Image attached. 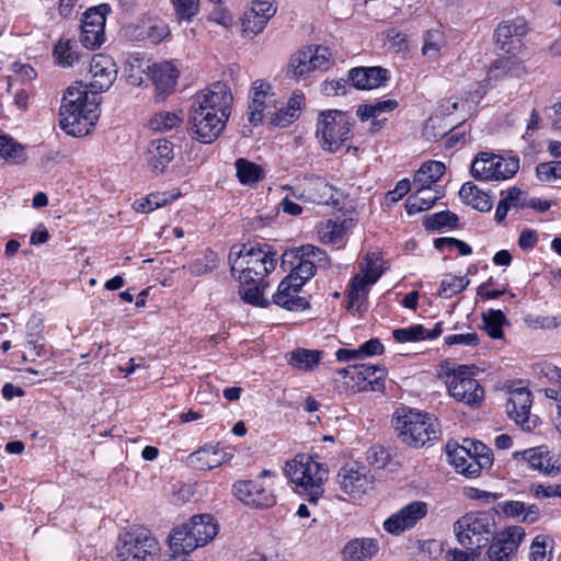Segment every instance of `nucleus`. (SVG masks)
I'll list each match as a JSON object with an SVG mask.
<instances>
[{
    "mask_svg": "<svg viewBox=\"0 0 561 561\" xmlns=\"http://www.w3.org/2000/svg\"><path fill=\"white\" fill-rule=\"evenodd\" d=\"M268 88L270 85L260 83V85H255L251 90L250 103L248 106V119L253 125L262 123L265 116V111L270 108L272 100L266 101V89Z\"/></svg>",
    "mask_w": 561,
    "mask_h": 561,
    "instance_id": "2f4dec72",
    "label": "nucleus"
},
{
    "mask_svg": "<svg viewBox=\"0 0 561 561\" xmlns=\"http://www.w3.org/2000/svg\"><path fill=\"white\" fill-rule=\"evenodd\" d=\"M90 73L92 80L90 82V93L98 94L107 91L116 80L117 66L113 58L108 55L96 54L90 62Z\"/></svg>",
    "mask_w": 561,
    "mask_h": 561,
    "instance_id": "412c9836",
    "label": "nucleus"
},
{
    "mask_svg": "<svg viewBox=\"0 0 561 561\" xmlns=\"http://www.w3.org/2000/svg\"><path fill=\"white\" fill-rule=\"evenodd\" d=\"M159 551V542L150 530L138 528L124 534L116 557L118 561H153Z\"/></svg>",
    "mask_w": 561,
    "mask_h": 561,
    "instance_id": "1a4fd4ad",
    "label": "nucleus"
},
{
    "mask_svg": "<svg viewBox=\"0 0 561 561\" xmlns=\"http://www.w3.org/2000/svg\"><path fill=\"white\" fill-rule=\"evenodd\" d=\"M182 117L173 112H161L156 114L149 122L151 129L157 131H169L180 125Z\"/></svg>",
    "mask_w": 561,
    "mask_h": 561,
    "instance_id": "864d4df0",
    "label": "nucleus"
},
{
    "mask_svg": "<svg viewBox=\"0 0 561 561\" xmlns=\"http://www.w3.org/2000/svg\"><path fill=\"white\" fill-rule=\"evenodd\" d=\"M266 25L264 20H261L260 16L255 15L250 10H247L241 18V31L243 36L252 38L259 33H261Z\"/></svg>",
    "mask_w": 561,
    "mask_h": 561,
    "instance_id": "4d7b16f0",
    "label": "nucleus"
},
{
    "mask_svg": "<svg viewBox=\"0 0 561 561\" xmlns=\"http://www.w3.org/2000/svg\"><path fill=\"white\" fill-rule=\"evenodd\" d=\"M505 316L501 310L491 309L488 313L483 314L484 329L488 335L492 339H501L503 336V323Z\"/></svg>",
    "mask_w": 561,
    "mask_h": 561,
    "instance_id": "603ef678",
    "label": "nucleus"
},
{
    "mask_svg": "<svg viewBox=\"0 0 561 561\" xmlns=\"http://www.w3.org/2000/svg\"><path fill=\"white\" fill-rule=\"evenodd\" d=\"M53 56L57 65L61 67H73L80 61L82 55L78 51L76 41L69 38H60L55 45Z\"/></svg>",
    "mask_w": 561,
    "mask_h": 561,
    "instance_id": "c9c22d12",
    "label": "nucleus"
},
{
    "mask_svg": "<svg viewBox=\"0 0 561 561\" xmlns=\"http://www.w3.org/2000/svg\"><path fill=\"white\" fill-rule=\"evenodd\" d=\"M458 216L450 210H442L424 218L423 225L426 230L440 231L443 228H456Z\"/></svg>",
    "mask_w": 561,
    "mask_h": 561,
    "instance_id": "c03bdc74",
    "label": "nucleus"
},
{
    "mask_svg": "<svg viewBox=\"0 0 561 561\" xmlns=\"http://www.w3.org/2000/svg\"><path fill=\"white\" fill-rule=\"evenodd\" d=\"M434 247L437 250H444L445 248L457 249L460 255H470L472 253V248L468 243L456 238H437L434 240Z\"/></svg>",
    "mask_w": 561,
    "mask_h": 561,
    "instance_id": "e2e57ef3",
    "label": "nucleus"
},
{
    "mask_svg": "<svg viewBox=\"0 0 561 561\" xmlns=\"http://www.w3.org/2000/svg\"><path fill=\"white\" fill-rule=\"evenodd\" d=\"M353 119L346 112L327 110L318 114L316 138L320 148L336 153L351 138Z\"/></svg>",
    "mask_w": 561,
    "mask_h": 561,
    "instance_id": "6e6552de",
    "label": "nucleus"
},
{
    "mask_svg": "<svg viewBox=\"0 0 561 561\" xmlns=\"http://www.w3.org/2000/svg\"><path fill=\"white\" fill-rule=\"evenodd\" d=\"M317 458V455L299 454L285 465V473L295 485V491L310 503H317L322 496L329 476L327 466Z\"/></svg>",
    "mask_w": 561,
    "mask_h": 561,
    "instance_id": "20e7f679",
    "label": "nucleus"
},
{
    "mask_svg": "<svg viewBox=\"0 0 561 561\" xmlns=\"http://www.w3.org/2000/svg\"><path fill=\"white\" fill-rule=\"evenodd\" d=\"M174 198L175 196L168 195L167 193L150 194L145 198L135 201L134 208L140 213H150Z\"/></svg>",
    "mask_w": 561,
    "mask_h": 561,
    "instance_id": "3c124183",
    "label": "nucleus"
},
{
    "mask_svg": "<svg viewBox=\"0 0 561 561\" xmlns=\"http://www.w3.org/2000/svg\"><path fill=\"white\" fill-rule=\"evenodd\" d=\"M526 538L524 527L518 525L506 526L495 530L491 536L483 553L484 561H512Z\"/></svg>",
    "mask_w": 561,
    "mask_h": 561,
    "instance_id": "f8f14e48",
    "label": "nucleus"
},
{
    "mask_svg": "<svg viewBox=\"0 0 561 561\" xmlns=\"http://www.w3.org/2000/svg\"><path fill=\"white\" fill-rule=\"evenodd\" d=\"M100 99L88 85L76 83L66 89L59 108V126L68 135L82 137L94 127L100 116Z\"/></svg>",
    "mask_w": 561,
    "mask_h": 561,
    "instance_id": "f03ea898",
    "label": "nucleus"
},
{
    "mask_svg": "<svg viewBox=\"0 0 561 561\" xmlns=\"http://www.w3.org/2000/svg\"><path fill=\"white\" fill-rule=\"evenodd\" d=\"M232 94L226 83L216 82L192 99L187 129L193 139L211 144L230 116Z\"/></svg>",
    "mask_w": 561,
    "mask_h": 561,
    "instance_id": "f257e3e1",
    "label": "nucleus"
},
{
    "mask_svg": "<svg viewBox=\"0 0 561 561\" xmlns=\"http://www.w3.org/2000/svg\"><path fill=\"white\" fill-rule=\"evenodd\" d=\"M190 458L193 463H198L199 469L204 470L219 467L226 460V455L222 454L220 445L216 444L199 448Z\"/></svg>",
    "mask_w": 561,
    "mask_h": 561,
    "instance_id": "e433bc0d",
    "label": "nucleus"
},
{
    "mask_svg": "<svg viewBox=\"0 0 561 561\" xmlns=\"http://www.w3.org/2000/svg\"><path fill=\"white\" fill-rule=\"evenodd\" d=\"M460 199L479 211H489L492 208L490 196L472 182H466L459 191Z\"/></svg>",
    "mask_w": 561,
    "mask_h": 561,
    "instance_id": "f704fd0d",
    "label": "nucleus"
},
{
    "mask_svg": "<svg viewBox=\"0 0 561 561\" xmlns=\"http://www.w3.org/2000/svg\"><path fill=\"white\" fill-rule=\"evenodd\" d=\"M157 90L156 98L163 101L167 95L174 91L179 78V70L171 61H162L148 67Z\"/></svg>",
    "mask_w": 561,
    "mask_h": 561,
    "instance_id": "a878e982",
    "label": "nucleus"
},
{
    "mask_svg": "<svg viewBox=\"0 0 561 561\" xmlns=\"http://www.w3.org/2000/svg\"><path fill=\"white\" fill-rule=\"evenodd\" d=\"M217 265V254L208 250L203 257L196 259L190 264V271L193 275L199 276L213 272Z\"/></svg>",
    "mask_w": 561,
    "mask_h": 561,
    "instance_id": "13d9d810",
    "label": "nucleus"
},
{
    "mask_svg": "<svg viewBox=\"0 0 561 561\" xmlns=\"http://www.w3.org/2000/svg\"><path fill=\"white\" fill-rule=\"evenodd\" d=\"M443 121L438 117H431L423 129L424 137L430 141H438L447 135L446 127L442 126Z\"/></svg>",
    "mask_w": 561,
    "mask_h": 561,
    "instance_id": "0e129e2a",
    "label": "nucleus"
},
{
    "mask_svg": "<svg viewBox=\"0 0 561 561\" xmlns=\"http://www.w3.org/2000/svg\"><path fill=\"white\" fill-rule=\"evenodd\" d=\"M399 103L394 99L377 100L371 103L362 104L357 108V116L360 121L378 118L385 113H391L398 107Z\"/></svg>",
    "mask_w": 561,
    "mask_h": 561,
    "instance_id": "a19ab883",
    "label": "nucleus"
},
{
    "mask_svg": "<svg viewBox=\"0 0 561 561\" xmlns=\"http://www.w3.org/2000/svg\"><path fill=\"white\" fill-rule=\"evenodd\" d=\"M535 369L538 375L547 378L549 381H552V382L561 381V368L557 367L553 364H550V363L539 364L536 366Z\"/></svg>",
    "mask_w": 561,
    "mask_h": 561,
    "instance_id": "774afa93",
    "label": "nucleus"
},
{
    "mask_svg": "<svg viewBox=\"0 0 561 561\" xmlns=\"http://www.w3.org/2000/svg\"><path fill=\"white\" fill-rule=\"evenodd\" d=\"M368 463L377 469H382L390 460L389 451L381 445H373L366 453Z\"/></svg>",
    "mask_w": 561,
    "mask_h": 561,
    "instance_id": "680f3d73",
    "label": "nucleus"
},
{
    "mask_svg": "<svg viewBox=\"0 0 561 561\" xmlns=\"http://www.w3.org/2000/svg\"><path fill=\"white\" fill-rule=\"evenodd\" d=\"M443 332V322L435 323L432 330L425 329L422 324H414L408 328L392 331L393 339L399 343L419 342L438 337Z\"/></svg>",
    "mask_w": 561,
    "mask_h": 561,
    "instance_id": "7c9ffc66",
    "label": "nucleus"
},
{
    "mask_svg": "<svg viewBox=\"0 0 561 561\" xmlns=\"http://www.w3.org/2000/svg\"><path fill=\"white\" fill-rule=\"evenodd\" d=\"M379 550L378 542L371 538H355L343 548L344 561H369Z\"/></svg>",
    "mask_w": 561,
    "mask_h": 561,
    "instance_id": "c85d7f7f",
    "label": "nucleus"
},
{
    "mask_svg": "<svg viewBox=\"0 0 561 561\" xmlns=\"http://www.w3.org/2000/svg\"><path fill=\"white\" fill-rule=\"evenodd\" d=\"M370 284L368 280L365 279V277L362 275V273H357L350 282L348 290H347V298H348V307H353L357 304H359L362 300L365 299L368 290H369Z\"/></svg>",
    "mask_w": 561,
    "mask_h": 561,
    "instance_id": "de8ad7c7",
    "label": "nucleus"
},
{
    "mask_svg": "<svg viewBox=\"0 0 561 561\" xmlns=\"http://www.w3.org/2000/svg\"><path fill=\"white\" fill-rule=\"evenodd\" d=\"M533 394L527 388H516L510 391L506 401V413L511 420L525 431H533L539 424V417L530 414Z\"/></svg>",
    "mask_w": 561,
    "mask_h": 561,
    "instance_id": "dca6fc26",
    "label": "nucleus"
},
{
    "mask_svg": "<svg viewBox=\"0 0 561 561\" xmlns=\"http://www.w3.org/2000/svg\"><path fill=\"white\" fill-rule=\"evenodd\" d=\"M266 284L264 279L261 282H253L251 284L240 283L239 295L244 302L265 308L270 306V301L263 298V290Z\"/></svg>",
    "mask_w": 561,
    "mask_h": 561,
    "instance_id": "37998d69",
    "label": "nucleus"
},
{
    "mask_svg": "<svg viewBox=\"0 0 561 561\" xmlns=\"http://www.w3.org/2000/svg\"><path fill=\"white\" fill-rule=\"evenodd\" d=\"M528 33L524 19L517 18L501 22L494 31L495 44L506 54H515L522 47V38Z\"/></svg>",
    "mask_w": 561,
    "mask_h": 561,
    "instance_id": "aec40b11",
    "label": "nucleus"
},
{
    "mask_svg": "<svg viewBox=\"0 0 561 561\" xmlns=\"http://www.w3.org/2000/svg\"><path fill=\"white\" fill-rule=\"evenodd\" d=\"M345 232L344 221L336 222L328 220L324 228L322 229L321 240L324 243H339L342 241Z\"/></svg>",
    "mask_w": 561,
    "mask_h": 561,
    "instance_id": "052dcab7",
    "label": "nucleus"
},
{
    "mask_svg": "<svg viewBox=\"0 0 561 561\" xmlns=\"http://www.w3.org/2000/svg\"><path fill=\"white\" fill-rule=\"evenodd\" d=\"M392 422L398 438L413 448H421L427 443L437 440L440 435L435 416L413 409L397 411Z\"/></svg>",
    "mask_w": 561,
    "mask_h": 561,
    "instance_id": "39448f33",
    "label": "nucleus"
},
{
    "mask_svg": "<svg viewBox=\"0 0 561 561\" xmlns=\"http://www.w3.org/2000/svg\"><path fill=\"white\" fill-rule=\"evenodd\" d=\"M446 167L440 161L425 162L414 174L413 185L415 187L431 188L444 174Z\"/></svg>",
    "mask_w": 561,
    "mask_h": 561,
    "instance_id": "4c0bfd02",
    "label": "nucleus"
},
{
    "mask_svg": "<svg viewBox=\"0 0 561 561\" xmlns=\"http://www.w3.org/2000/svg\"><path fill=\"white\" fill-rule=\"evenodd\" d=\"M233 493L238 500L254 507H270L275 504L274 494L259 480H241L233 484Z\"/></svg>",
    "mask_w": 561,
    "mask_h": 561,
    "instance_id": "5701e85b",
    "label": "nucleus"
},
{
    "mask_svg": "<svg viewBox=\"0 0 561 561\" xmlns=\"http://www.w3.org/2000/svg\"><path fill=\"white\" fill-rule=\"evenodd\" d=\"M440 198L437 192H432L431 188L416 187V192L409 196L405 202L408 214L413 215L420 211L430 209L435 202Z\"/></svg>",
    "mask_w": 561,
    "mask_h": 561,
    "instance_id": "ea45409f",
    "label": "nucleus"
},
{
    "mask_svg": "<svg viewBox=\"0 0 561 561\" xmlns=\"http://www.w3.org/2000/svg\"><path fill=\"white\" fill-rule=\"evenodd\" d=\"M426 514V503L422 501H414L387 518L383 523V528L389 534L399 535L404 530L412 528L419 520L424 518Z\"/></svg>",
    "mask_w": 561,
    "mask_h": 561,
    "instance_id": "4be33fe9",
    "label": "nucleus"
},
{
    "mask_svg": "<svg viewBox=\"0 0 561 561\" xmlns=\"http://www.w3.org/2000/svg\"><path fill=\"white\" fill-rule=\"evenodd\" d=\"M516 61L511 57L496 59L490 67L486 78L478 83L473 94L478 101L486 93L488 89L493 88L495 83L506 77L512 76Z\"/></svg>",
    "mask_w": 561,
    "mask_h": 561,
    "instance_id": "cd10ccee",
    "label": "nucleus"
},
{
    "mask_svg": "<svg viewBox=\"0 0 561 561\" xmlns=\"http://www.w3.org/2000/svg\"><path fill=\"white\" fill-rule=\"evenodd\" d=\"M339 374L343 375L353 392L378 391L383 387L387 370L382 366L355 364L342 368Z\"/></svg>",
    "mask_w": 561,
    "mask_h": 561,
    "instance_id": "ddd939ff",
    "label": "nucleus"
},
{
    "mask_svg": "<svg viewBox=\"0 0 561 561\" xmlns=\"http://www.w3.org/2000/svg\"><path fill=\"white\" fill-rule=\"evenodd\" d=\"M323 357L322 351L298 347L287 355V363L297 370H313Z\"/></svg>",
    "mask_w": 561,
    "mask_h": 561,
    "instance_id": "72a5a7b5",
    "label": "nucleus"
},
{
    "mask_svg": "<svg viewBox=\"0 0 561 561\" xmlns=\"http://www.w3.org/2000/svg\"><path fill=\"white\" fill-rule=\"evenodd\" d=\"M519 169L517 157L503 158L494 153L480 152L472 161L470 173L480 181L511 179Z\"/></svg>",
    "mask_w": 561,
    "mask_h": 561,
    "instance_id": "9d476101",
    "label": "nucleus"
},
{
    "mask_svg": "<svg viewBox=\"0 0 561 561\" xmlns=\"http://www.w3.org/2000/svg\"><path fill=\"white\" fill-rule=\"evenodd\" d=\"M453 529L462 548L480 554L496 530V522L490 512H469L454 523Z\"/></svg>",
    "mask_w": 561,
    "mask_h": 561,
    "instance_id": "423d86ee",
    "label": "nucleus"
},
{
    "mask_svg": "<svg viewBox=\"0 0 561 561\" xmlns=\"http://www.w3.org/2000/svg\"><path fill=\"white\" fill-rule=\"evenodd\" d=\"M285 259L286 252L282 255V267L284 270L290 268L287 276H293V280L301 287L316 274V265L309 259L302 257L300 252L297 253V257H287L288 261Z\"/></svg>",
    "mask_w": 561,
    "mask_h": 561,
    "instance_id": "c756f323",
    "label": "nucleus"
},
{
    "mask_svg": "<svg viewBox=\"0 0 561 561\" xmlns=\"http://www.w3.org/2000/svg\"><path fill=\"white\" fill-rule=\"evenodd\" d=\"M373 476H368L366 469L345 466L337 473V483L343 492L353 496H360L371 489Z\"/></svg>",
    "mask_w": 561,
    "mask_h": 561,
    "instance_id": "b1692460",
    "label": "nucleus"
},
{
    "mask_svg": "<svg viewBox=\"0 0 561 561\" xmlns=\"http://www.w3.org/2000/svg\"><path fill=\"white\" fill-rule=\"evenodd\" d=\"M149 165L154 172H163L173 160V145L167 139H158L151 142L149 149Z\"/></svg>",
    "mask_w": 561,
    "mask_h": 561,
    "instance_id": "473e14b6",
    "label": "nucleus"
},
{
    "mask_svg": "<svg viewBox=\"0 0 561 561\" xmlns=\"http://www.w3.org/2000/svg\"><path fill=\"white\" fill-rule=\"evenodd\" d=\"M443 46H444L443 33L438 30L427 31L424 35L422 54L428 58H435L438 56Z\"/></svg>",
    "mask_w": 561,
    "mask_h": 561,
    "instance_id": "6e6d98bb",
    "label": "nucleus"
},
{
    "mask_svg": "<svg viewBox=\"0 0 561 561\" xmlns=\"http://www.w3.org/2000/svg\"><path fill=\"white\" fill-rule=\"evenodd\" d=\"M217 533L218 525L211 515H195L188 523L174 528L170 534V549L175 554H188L213 540Z\"/></svg>",
    "mask_w": 561,
    "mask_h": 561,
    "instance_id": "0eeeda50",
    "label": "nucleus"
},
{
    "mask_svg": "<svg viewBox=\"0 0 561 561\" xmlns=\"http://www.w3.org/2000/svg\"><path fill=\"white\" fill-rule=\"evenodd\" d=\"M0 157L14 164H22L27 160L25 148L5 135H0Z\"/></svg>",
    "mask_w": 561,
    "mask_h": 561,
    "instance_id": "79ce46f5",
    "label": "nucleus"
},
{
    "mask_svg": "<svg viewBox=\"0 0 561 561\" xmlns=\"http://www.w3.org/2000/svg\"><path fill=\"white\" fill-rule=\"evenodd\" d=\"M478 368L474 365H458L449 376V394L469 407H479L484 398V390L478 380L472 378Z\"/></svg>",
    "mask_w": 561,
    "mask_h": 561,
    "instance_id": "9b49d317",
    "label": "nucleus"
},
{
    "mask_svg": "<svg viewBox=\"0 0 561 561\" xmlns=\"http://www.w3.org/2000/svg\"><path fill=\"white\" fill-rule=\"evenodd\" d=\"M300 252L302 257L309 259L316 267H328L330 260L325 251L320 248H317L312 244H305L300 248L293 249L290 251H286V257H297V253ZM288 261V259H285Z\"/></svg>",
    "mask_w": 561,
    "mask_h": 561,
    "instance_id": "a18cd8bd",
    "label": "nucleus"
},
{
    "mask_svg": "<svg viewBox=\"0 0 561 561\" xmlns=\"http://www.w3.org/2000/svg\"><path fill=\"white\" fill-rule=\"evenodd\" d=\"M146 31L147 41L152 44H159L170 34L169 26L161 21H152L150 19H142V26Z\"/></svg>",
    "mask_w": 561,
    "mask_h": 561,
    "instance_id": "5fc2aeb1",
    "label": "nucleus"
},
{
    "mask_svg": "<svg viewBox=\"0 0 561 561\" xmlns=\"http://www.w3.org/2000/svg\"><path fill=\"white\" fill-rule=\"evenodd\" d=\"M522 194L523 192L517 187H512L507 191L506 196L500 201L495 210L494 217L497 222H502L506 218L512 207L519 208Z\"/></svg>",
    "mask_w": 561,
    "mask_h": 561,
    "instance_id": "8fccbe9b",
    "label": "nucleus"
},
{
    "mask_svg": "<svg viewBox=\"0 0 561 561\" xmlns=\"http://www.w3.org/2000/svg\"><path fill=\"white\" fill-rule=\"evenodd\" d=\"M330 51L324 46H309L291 56L288 73L296 79L307 77L311 71L323 68L329 62Z\"/></svg>",
    "mask_w": 561,
    "mask_h": 561,
    "instance_id": "f3484780",
    "label": "nucleus"
},
{
    "mask_svg": "<svg viewBox=\"0 0 561 561\" xmlns=\"http://www.w3.org/2000/svg\"><path fill=\"white\" fill-rule=\"evenodd\" d=\"M275 255L266 243L233 245L228 256L231 274L241 284L261 282L275 270Z\"/></svg>",
    "mask_w": 561,
    "mask_h": 561,
    "instance_id": "7ed1b4c3",
    "label": "nucleus"
},
{
    "mask_svg": "<svg viewBox=\"0 0 561 561\" xmlns=\"http://www.w3.org/2000/svg\"><path fill=\"white\" fill-rule=\"evenodd\" d=\"M249 10L266 23L276 13V8L268 1H254Z\"/></svg>",
    "mask_w": 561,
    "mask_h": 561,
    "instance_id": "338daca9",
    "label": "nucleus"
},
{
    "mask_svg": "<svg viewBox=\"0 0 561 561\" xmlns=\"http://www.w3.org/2000/svg\"><path fill=\"white\" fill-rule=\"evenodd\" d=\"M267 114H271V124L274 126L279 127H286L289 124H291L295 119L298 118V114H295L291 111H288L287 106H282L280 108L276 110L274 113L270 112Z\"/></svg>",
    "mask_w": 561,
    "mask_h": 561,
    "instance_id": "69168bd1",
    "label": "nucleus"
},
{
    "mask_svg": "<svg viewBox=\"0 0 561 561\" xmlns=\"http://www.w3.org/2000/svg\"><path fill=\"white\" fill-rule=\"evenodd\" d=\"M470 447L447 444V455L456 471L467 478L480 476L482 469L491 468L493 458L482 457L480 460L472 458Z\"/></svg>",
    "mask_w": 561,
    "mask_h": 561,
    "instance_id": "6ab92c4d",
    "label": "nucleus"
},
{
    "mask_svg": "<svg viewBox=\"0 0 561 561\" xmlns=\"http://www.w3.org/2000/svg\"><path fill=\"white\" fill-rule=\"evenodd\" d=\"M111 11L112 9L107 3H102L84 12L80 25V42L85 48L95 49L104 43L105 20Z\"/></svg>",
    "mask_w": 561,
    "mask_h": 561,
    "instance_id": "4468645a",
    "label": "nucleus"
},
{
    "mask_svg": "<svg viewBox=\"0 0 561 561\" xmlns=\"http://www.w3.org/2000/svg\"><path fill=\"white\" fill-rule=\"evenodd\" d=\"M553 542L549 536H536L530 545L529 561H551Z\"/></svg>",
    "mask_w": 561,
    "mask_h": 561,
    "instance_id": "49530a36",
    "label": "nucleus"
},
{
    "mask_svg": "<svg viewBox=\"0 0 561 561\" xmlns=\"http://www.w3.org/2000/svg\"><path fill=\"white\" fill-rule=\"evenodd\" d=\"M176 16L191 21L199 12V0H171Z\"/></svg>",
    "mask_w": 561,
    "mask_h": 561,
    "instance_id": "bf43d9fd",
    "label": "nucleus"
},
{
    "mask_svg": "<svg viewBox=\"0 0 561 561\" xmlns=\"http://www.w3.org/2000/svg\"><path fill=\"white\" fill-rule=\"evenodd\" d=\"M301 286L293 280V276H286L273 295V302L289 311H304L309 308V301L299 296Z\"/></svg>",
    "mask_w": 561,
    "mask_h": 561,
    "instance_id": "393cba45",
    "label": "nucleus"
},
{
    "mask_svg": "<svg viewBox=\"0 0 561 561\" xmlns=\"http://www.w3.org/2000/svg\"><path fill=\"white\" fill-rule=\"evenodd\" d=\"M294 195L305 202L316 204H333L339 203L334 198L335 188L324 178L319 175H304L296 178Z\"/></svg>",
    "mask_w": 561,
    "mask_h": 561,
    "instance_id": "2eb2a0df",
    "label": "nucleus"
},
{
    "mask_svg": "<svg viewBox=\"0 0 561 561\" xmlns=\"http://www.w3.org/2000/svg\"><path fill=\"white\" fill-rule=\"evenodd\" d=\"M517 462L527 463L530 469L546 476H556L561 469V457L548 450L545 446L528 448L513 453Z\"/></svg>",
    "mask_w": 561,
    "mask_h": 561,
    "instance_id": "a211bd4d",
    "label": "nucleus"
},
{
    "mask_svg": "<svg viewBox=\"0 0 561 561\" xmlns=\"http://www.w3.org/2000/svg\"><path fill=\"white\" fill-rule=\"evenodd\" d=\"M469 285L466 276L447 275L440 283L438 294L442 298L449 299L461 293Z\"/></svg>",
    "mask_w": 561,
    "mask_h": 561,
    "instance_id": "09e8293b",
    "label": "nucleus"
},
{
    "mask_svg": "<svg viewBox=\"0 0 561 561\" xmlns=\"http://www.w3.org/2000/svg\"><path fill=\"white\" fill-rule=\"evenodd\" d=\"M234 164L236 175L242 185H255L265 176L263 168L248 159L239 158Z\"/></svg>",
    "mask_w": 561,
    "mask_h": 561,
    "instance_id": "58836bf2",
    "label": "nucleus"
},
{
    "mask_svg": "<svg viewBox=\"0 0 561 561\" xmlns=\"http://www.w3.org/2000/svg\"><path fill=\"white\" fill-rule=\"evenodd\" d=\"M348 79L359 90H373L389 80V71L382 67H357L348 71Z\"/></svg>",
    "mask_w": 561,
    "mask_h": 561,
    "instance_id": "bb28decb",
    "label": "nucleus"
}]
</instances>
